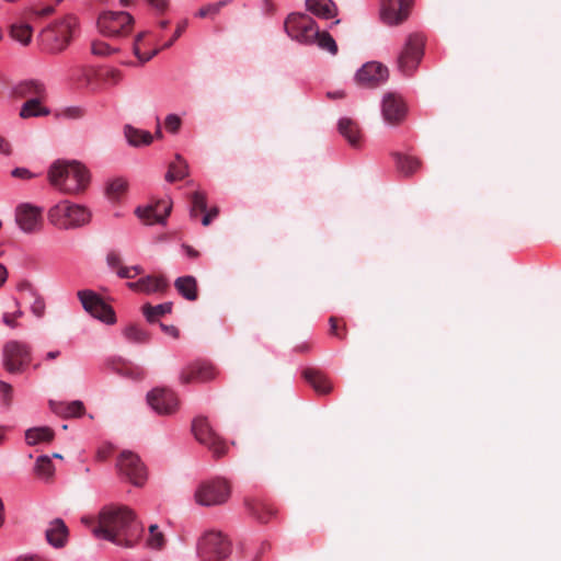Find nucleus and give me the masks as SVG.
<instances>
[{
  "label": "nucleus",
  "mask_w": 561,
  "mask_h": 561,
  "mask_svg": "<svg viewBox=\"0 0 561 561\" xmlns=\"http://www.w3.org/2000/svg\"><path fill=\"white\" fill-rule=\"evenodd\" d=\"M93 535L124 548H133L142 535V526L137 524L135 512L125 505L104 506L98 516Z\"/></svg>",
  "instance_id": "obj_1"
},
{
  "label": "nucleus",
  "mask_w": 561,
  "mask_h": 561,
  "mask_svg": "<svg viewBox=\"0 0 561 561\" xmlns=\"http://www.w3.org/2000/svg\"><path fill=\"white\" fill-rule=\"evenodd\" d=\"M49 183L64 194L83 193L90 183L89 170L80 162L58 160L48 171Z\"/></svg>",
  "instance_id": "obj_2"
},
{
  "label": "nucleus",
  "mask_w": 561,
  "mask_h": 561,
  "mask_svg": "<svg viewBox=\"0 0 561 561\" xmlns=\"http://www.w3.org/2000/svg\"><path fill=\"white\" fill-rule=\"evenodd\" d=\"M92 214L83 205L62 201L48 210V220L60 229H76L88 225Z\"/></svg>",
  "instance_id": "obj_3"
},
{
  "label": "nucleus",
  "mask_w": 561,
  "mask_h": 561,
  "mask_svg": "<svg viewBox=\"0 0 561 561\" xmlns=\"http://www.w3.org/2000/svg\"><path fill=\"white\" fill-rule=\"evenodd\" d=\"M192 432L196 440L205 446L215 458L227 454L226 440L215 432L206 416H197L193 420Z\"/></svg>",
  "instance_id": "obj_4"
},
{
  "label": "nucleus",
  "mask_w": 561,
  "mask_h": 561,
  "mask_svg": "<svg viewBox=\"0 0 561 561\" xmlns=\"http://www.w3.org/2000/svg\"><path fill=\"white\" fill-rule=\"evenodd\" d=\"M425 38L420 33L410 34L401 49L397 64L404 76H411L421 64L424 55Z\"/></svg>",
  "instance_id": "obj_5"
},
{
  "label": "nucleus",
  "mask_w": 561,
  "mask_h": 561,
  "mask_svg": "<svg viewBox=\"0 0 561 561\" xmlns=\"http://www.w3.org/2000/svg\"><path fill=\"white\" fill-rule=\"evenodd\" d=\"M231 488L227 480L221 478L205 481L198 485L194 497L202 506H214L226 503L230 496Z\"/></svg>",
  "instance_id": "obj_6"
},
{
  "label": "nucleus",
  "mask_w": 561,
  "mask_h": 561,
  "mask_svg": "<svg viewBox=\"0 0 561 561\" xmlns=\"http://www.w3.org/2000/svg\"><path fill=\"white\" fill-rule=\"evenodd\" d=\"M32 351L30 345L19 341H8L2 350V364L10 374H21L31 363Z\"/></svg>",
  "instance_id": "obj_7"
},
{
  "label": "nucleus",
  "mask_w": 561,
  "mask_h": 561,
  "mask_svg": "<svg viewBox=\"0 0 561 561\" xmlns=\"http://www.w3.org/2000/svg\"><path fill=\"white\" fill-rule=\"evenodd\" d=\"M197 553L202 561H222L230 553V543L219 531H208L199 540Z\"/></svg>",
  "instance_id": "obj_8"
},
{
  "label": "nucleus",
  "mask_w": 561,
  "mask_h": 561,
  "mask_svg": "<svg viewBox=\"0 0 561 561\" xmlns=\"http://www.w3.org/2000/svg\"><path fill=\"white\" fill-rule=\"evenodd\" d=\"M285 31L293 39L301 44H312L317 35V24L307 14L291 13L285 21Z\"/></svg>",
  "instance_id": "obj_9"
},
{
  "label": "nucleus",
  "mask_w": 561,
  "mask_h": 561,
  "mask_svg": "<svg viewBox=\"0 0 561 561\" xmlns=\"http://www.w3.org/2000/svg\"><path fill=\"white\" fill-rule=\"evenodd\" d=\"M149 407L159 415L170 416L180 409V399L175 391L167 387H157L146 397Z\"/></svg>",
  "instance_id": "obj_10"
},
{
  "label": "nucleus",
  "mask_w": 561,
  "mask_h": 561,
  "mask_svg": "<svg viewBox=\"0 0 561 561\" xmlns=\"http://www.w3.org/2000/svg\"><path fill=\"white\" fill-rule=\"evenodd\" d=\"M77 296L83 309L93 318L99 319L107 324L116 321L115 312L111 306L105 304L103 299L93 290H79Z\"/></svg>",
  "instance_id": "obj_11"
},
{
  "label": "nucleus",
  "mask_w": 561,
  "mask_h": 561,
  "mask_svg": "<svg viewBox=\"0 0 561 561\" xmlns=\"http://www.w3.org/2000/svg\"><path fill=\"white\" fill-rule=\"evenodd\" d=\"M133 22V16L127 12H105L100 15L98 26L105 36L118 37L130 32Z\"/></svg>",
  "instance_id": "obj_12"
},
{
  "label": "nucleus",
  "mask_w": 561,
  "mask_h": 561,
  "mask_svg": "<svg viewBox=\"0 0 561 561\" xmlns=\"http://www.w3.org/2000/svg\"><path fill=\"white\" fill-rule=\"evenodd\" d=\"M117 469L134 485H142L146 471L139 457L131 451H122L117 460Z\"/></svg>",
  "instance_id": "obj_13"
},
{
  "label": "nucleus",
  "mask_w": 561,
  "mask_h": 561,
  "mask_svg": "<svg viewBox=\"0 0 561 561\" xmlns=\"http://www.w3.org/2000/svg\"><path fill=\"white\" fill-rule=\"evenodd\" d=\"M77 25L76 18L67 15L53 26L45 30L46 34L53 35V44L50 49L54 53L62 51L70 43L72 31Z\"/></svg>",
  "instance_id": "obj_14"
},
{
  "label": "nucleus",
  "mask_w": 561,
  "mask_h": 561,
  "mask_svg": "<svg viewBox=\"0 0 561 561\" xmlns=\"http://www.w3.org/2000/svg\"><path fill=\"white\" fill-rule=\"evenodd\" d=\"M389 76L388 68L380 62L365 64L355 75V81L364 88H375L385 82Z\"/></svg>",
  "instance_id": "obj_15"
},
{
  "label": "nucleus",
  "mask_w": 561,
  "mask_h": 561,
  "mask_svg": "<svg viewBox=\"0 0 561 561\" xmlns=\"http://www.w3.org/2000/svg\"><path fill=\"white\" fill-rule=\"evenodd\" d=\"M216 375V368L210 363L196 362L181 371L180 381L183 385L207 382L215 379Z\"/></svg>",
  "instance_id": "obj_16"
},
{
  "label": "nucleus",
  "mask_w": 561,
  "mask_h": 561,
  "mask_svg": "<svg viewBox=\"0 0 561 561\" xmlns=\"http://www.w3.org/2000/svg\"><path fill=\"white\" fill-rule=\"evenodd\" d=\"M412 0H382L381 18L389 25H398L409 16Z\"/></svg>",
  "instance_id": "obj_17"
},
{
  "label": "nucleus",
  "mask_w": 561,
  "mask_h": 561,
  "mask_svg": "<svg viewBox=\"0 0 561 561\" xmlns=\"http://www.w3.org/2000/svg\"><path fill=\"white\" fill-rule=\"evenodd\" d=\"M15 220L24 232H36L42 225V209L32 204H21L16 207Z\"/></svg>",
  "instance_id": "obj_18"
},
{
  "label": "nucleus",
  "mask_w": 561,
  "mask_h": 561,
  "mask_svg": "<svg viewBox=\"0 0 561 561\" xmlns=\"http://www.w3.org/2000/svg\"><path fill=\"white\" fill-rule=\"evenodd\" d=\"M382 116L390 125H398L405 116L407 107L400 95L387 93L382 100Z\"/></svg>",
  "instance_id": "obj_19"
},
{
  "label": "nucleus",
  "mask_w": 561,
  "mask_h": 561,
  "mask_svg": "<svg viewBox=\"0 0 561 561\" xmlns=\"http://www.w3.org/2000/svg\"><path fill=\"white\" fill-rule=\"evenodd\" d=\"M13 94L26 100H46L47 98L45 84L36 79L21 81L14 87Z\"/></svg>",
  "instance_id": "obj_20"
},
{
  "label": "nucleus",
  "mask_w": 561,
  "mask_h": 561,
  "mask_svg": "<svg viewBox=\"0 0 561 561\" xmlns=\"http://www.w3.org/2000/svg\"><path fill=\"white\" fill-rule=\"evenodd\" d=\"M171 203L160 201L153 206H148L144 209L138 208L136 210L138 217L144 220L147 225L162 224L165 218L170 215Z\"/></svg>",
  "instance_id": "obj_21"
},
{
  "label": "nucleus",
  "mask_w": 561,
  "mask_h": 561,
  "mask_svg": "<svg viewBox=\"0 0 561 561\" xmlns=\"http://www.w3.org/2000/svg\"><path fill=\"white\" fill-rule=\"evenodd\" d=\"M128 288L135 291L152 294L165 291L168 288V282L162 276H146L137 282L128 283Z\"/></svg>",
  "instance_id": "obj_22"
},
{
  "label": "nucleus",
  "mask_w": 561,
  "mask_h": 561,
  "mask_svg": "<svg viewBox=\"0 0 561 561\" xmlns=\"http://www.w3.org/2000/svg\"><path fill=\"white\" fill-rule=\"evenodd\" d=\"M68 534V527L60 518L51 520L45 531L47 541L55 548H61L65 546Z\"/></svg>",
  "instance_id": "obj_23"
},
{
  "label": "nucleus",
  "mask_w": 561,
  "mask_h": 561,
  "mask_svg": "<svg viewBox=\"0 0 561 561\" xmlns=\"http://www.w3.org/2000/svg\"><path fill=\"white\" fill-rule=\"evenodd\" d=\"M50 410L61 417H80L84 414L85 408L79 400L71 402H49Z\"/></svg>",
  "instance_id": "obj_24"
},
{
  "label": "nucleus",
  "mask_w": 561,
  "mask_h": 561,
  "mask_svg": "<svg viewBox=\"0 0 561 561\" xmlns=\"http://www.w3.org/2000/svg\"><path fill=\"white\" fill-rule=\"evenodd\" d=\"M186 26H187V21H186V20L182 21V22L178 25V27H176L175 32L173 33L172 38H171L169 42H167V43H165L161 48H157V49L152 50V51H151V53H149V54H141V53H140V50H139V48H138V46H137V43H138V42H140V41L144 38L145 34H144V33L138 34V35H137V38H136V45H135V47H134V53H135V55L137 56V58H138L141 62H147V61H149V60H150L152 57H154V56H156V55H157L161 49H165V48L171 47V46L174 44V42H175V41H176V39H178L182 34H183V32L186 30Z\"/></svg>",
  "instance_id": "obj_25"
},
{
  "label": "nucleus",
  "mask_w": 561,
  "mask_h": 561,
  "mask_svg": "<svg viewBox=\"0 0 561 561\" xmlns=\"http://www.w3.org/2000/svg\"><path fill=\"white\" fill-rule=\"evenodd\" d=\"M304 378L306 381L313 388L316 392L319 394H328L332 390V386L321 371L313 369V368H307L304 370Z\"/></svg>",
  "instance_id": "obj_26"
},
{
  "label": "nucleus",
  "mask_w": 561,
  "mask_h": 561,
  "mask_svg": "<svg viewBox=\"0 0 561 561\" xmlns=\"http://www.w3.org/2000/svg\"><path fill=\"white\" fill-rule=\"evenodd\" d=\"M339 131L351 146H359L362 134L358 124L355 121L348 117L341 118L339 121Z\"/></svg>",
  "instance_id": "obj_27"
},
{
  "label": "nucleus",
  "mask_w": 561,
  "mask_h": 561,
  "mask_svg": "<svg viewBox=\"0 0 561 561\" xmlns=\"http://www.w3.org/2000/svg\"><path fill=\"white\" fill-rule=\"evenodd\" d=\"M307 10L322 19L336 15L337 8L332 0H306Z\"/></svg>",
  "instance_id": "obj_28"
},
{
  "label": "nucleus",
  "mask_w": 561,
  "mask_h": 561,
  "mask_svg": "<svg viewBox=\"0 0 561 561\" xmlns=\"http://www.w3.org/2000/svg\"><path fill=\"white\" fill-rule=\"evenodd\" d=\"M45 100H26L21 108L19 116L22 119H28L33 117H44L50 114V110L43 105Z\"/></svg>",
  "instance_id": "obj_29"
},
{
  "label": "nucleus",
  "mask_w": 561,
  "mask_h": 561,
  "mask_svg": "<svg viewBox=\"0 0 561 561\" xmlns=\"http://www.w3.org/2000/svg\"><path fill=\"white\" fill-rule=\"evenodd\" d=\"M397 170L404 176L413 175L422 165L421 160L412 156L393 153Z\"/></svg>",
  "instance_id": "obj_30"
},
{
  "label": "nucleus",
  "mask_w": 561,
  "mask_h": 561,
  "mask_svg": "<svg viewBox=\"0 0 561 561\" xmlns=\"http://www.w3.org/2000/svg\"><path fill=\"white\" fill-rule=\"evenodd\" d=\"M176 290L187 300L194 301L198 297L197 282L193 276H182L174 282Z\"/></svg>",
  "instance_id": "obj_31"
},
{
  "label": "nucleus",
  "mask_w": 561,
  "mask_h": 561,
  "mask_svg": "<svg viewBox=\"0 0 561 561\" xmlns=\"http://www.w3.org/2000/svg\"><path fill=\"white\" fill-rule=\"evenodd\" d=\"M55 433L48 426L32 427L25 432V440L30 446L41 443H50L54 439Z\"/></svg>",
  "instance_id": "obj_32"
},
{
  "label": "nucleus",
  "mask_w": 561,
  "mask_h": 561,
  "mask_svg": "<svg viewBox=\"0 0 561 561\" xmlns=\"http://www.w3.org/2000/svg\"><path fill=\"white\" fill-rule=\"evenodd\" d=\"M247 506L250 513L261 523H267L275 515V510L262 501H247Z\"/></svg>",
  "instance_id": "obj_33"
},
{
  "label": "nucleus",
  "mask_w": 561,
  "mask_h": 561,
  "mask_svg": "<svg viewBox=\"0 0 561 561\" xmlns=\"http://www.w3.org/2000/svg\"><path fill=\"white\" fill-rule=\"evenodd\" d=\"M124 135L128 144L134 147L150 145L153 139L149 131L135 128L130 125L124 127Z\"/></svg>",
  "instance_id": "obj_34"
},
{
  "label": "nucleus",
  "mask_w": 561,
  "mask_h": 561,
  "mask_svg": "<svg viewBox=\"0 0 561 561\" xmlns=\"http://www.w3.org/2000/svg\"><path fill=\"white\" fill-rule=\"evenodd\" d=\"M34 472L36 477L44 481H50L55 474V466L49 456H39L36 459Z\"/></svg>",
  "instance_id": "obj_35"
},
{
  "label": "nucleus",
  "mask_w": 561,
  "mask_h": 561,
  "mask_svg": "<svg viewBox=\"0 0 561 561\" xmlns=\"http://www.w3.org/2000/svg\"><path fill=\"white\" fill-rule=\"evenodd\" d=\"M188 165L186 161L178 154L175 160L170 163L169 170L165 174V180L168 182H174L184 179L188 173Z\"/></svg>",
  "instance_id": "obj_36"
},
{
  "label": "nucleus",
  "mask_w": 561,
  "mask_h": 561,
  "mask_svg": "<svg viewBox=\"0 0 561 561\" xmlns=\"http://www.w3.org/2000/svg\"><path fill=\"white\" fill-rule=\"evenodd\" d=\"M172 311V302H164L157 306H151L150 304H146L142 307V313L148 320V322L153 323L158 321V319L167 313Z\"/></svg>",
  "instance_id": "obj_37"
},
{
  "label": "nucleus",
  "mask_w": 561,
  "mask_h": 561,
  "mask_svg": "<svg viewBox=\"0 0 561 561\" xmlns=\"http://www.w3.org/2000/svg\"><path fill=\"white\" fill-rule=\"evenodd\" d=\"M93 76L94 71L92 68L81 66L71 69L69 73V80L78 87L89 85L93 79Z\"/></svg>",
  "instance_id": "obj_38"
},
{
  "label": "nucleus",
  "mask_w": 561,
  "mask_h": 561,
  "mask_svg": "<svg viewBox=\"0 0 561 561\" xmlns=\"http://www.w3.org/2000/svg\"><path fill=\"white\" fill-rule=\"evenodd\" d=\"M32 33V26L26 23H14L10 27L11 37L22 45H28L31 43Z\"/></svg>",
  "instance_id": "obj_39"
},
{
  "label": "nucleus",
  "mask_w": 561,
  "mask_h": 561,
  "mask_svg": "<svg viewBox=\"0 0 561 561\" xmlns=\"http://www.w3.org/2000/svg\"><path fill=\"white\" fill-rule=\"evenodd\" d=\"M124 336L131 343L146 344L150 340V334L137 324H129L124 329Z\"/></svg>",
  "instance_id": "obj_40"
},
{
  "label": "nucleus",
  "mask_w": 561,
  "mask_h": 561,
  "mask_svg": "<svg viewBox=\"0 0 561 561\" xmlns=\"http://www.w3.org/2000/svg\"><path fill=\"white\" fill-rule=\"evenodd\" d=\"M128 182L123 178L113 179L107 183L106 195L112 201H118L127 191Z\"/></svg>",
  "instance_id": "obj_41"
},
{
  "label": "nucleus",
  "mask_w": 561,
  "mask_h": 561,
  "mask_svg": "<svg viewBox=\"0 0 561 561\" xmlns=\"http://www.w3.org/2000/svg\"><path fill=\"white\" fill-rule=\"evenodd\" d=\"M317 45L323 49L329 51L332 55H335L337 53V45L333 37L325 31H319L317 28V35L314 36V42Z\"/></svg>",
  "instance_id": "obj_42"
},
{
  "label": "nucleus",
  "mask_w": 561,
  "mask_h": 561,
  "mask_svg": "<svg viewBox=\"0 0 561 561\" xmlns=\"http://www.w3.org/2000/svg\"><path fill=\"white\" fill-rule=\"evenodd\" d=\"M146 545L150 549L161 550L165 545V537L159 530L158 525H151L149 527V536L146 539Z\"/></svg>",
  "instance_id": "obj_43"
},
{
  "label": "nucleus",
  "mask_w": 561,
  "mask_h": 561,
  "mask_svg": "<svg viewBox=\"0 0 561 561\" xmlns=\"http://www.w3.org/2000/svg\"><path fill=\"white\" fill-rule=\"evenodd\" d=\"M207 209L206 194L203 192H195L191 196V216L197 217L199 213H205Z\"/></svg>",
  "instance_id": "obj_44"
},
{
  "label": "nucleus",
  "mask_w": 561,
  "mask_h": 561,
  "mask_svg": "<svg viewBox=\"0 0 561 561\" xmlns=\"http://www.w3.org/2000/svg\"><path fill=\"white\" fill-rule=\"evenodd\" d=\"M230 3V0H220L214 3H208L204 7H202L195 15L201 19H205L208 16H215L217 15L222 8L228 5Z\"/></svg>",
  "instance_id": "obj_45"
},
{
  "label": "nucleus",
  "mask_w": 561,
  "mask_h": 561,
  "mask_svg": "<svg viewBox=\"0 0 561 561\" xmlns=\"http://www.w3.org/2000/svg\"><path fill=\"white\" fill-rule=\"evenodd\" d=\"M100 78L105 83H108L111 85H116L122 81L123 73L118 69L110 68V69H106L104 72H102L100 75Z\"/></svg>",
  "instance_id": "obj_46"
},
{
  "label": "nucleus",
  "mask_w": 561,
  "mask_h": 561,
  "mask_svg": "<svg viewBox=\"0 0 561 561\" xmlns=\"http://www.w3.org/2000/svg\"><path fill=\"white\" fill-rule=\"evenodd\" d=\"M330 323V334L336 336L340 340H345L347 335V329L346 325L343 323L340 325V319L336 317H331L329 319Z\"/></svg>",
  "instance_id": "obj_47"
},
{
  "label": "nucleus",
  "mask_w": 561,
  "mask_h": 561,
  "mask_svg": "<svg viewBox=\"0 0 561 561\" xmlns=\"http://www.w3.org/2000/svg\"><path fill=\"white\" fill-rule=\"evenodd\" d=\"M85 115V110L80 106H70L62 111V116L69 119H80Z\"/></svg>",
  "instance_id": "obj_48"
},
{
  "label": "nucleus",
  "mask_w": 561,
  "mask_h": 561,
  "mask_svg": "<svg viewBox=\"0 0 561 561\" xmlns=\"http://www.w3.org/2000/svg\"><path fill=\"white\" fill-rule=\"evenodd\" d=\"M31 310L33 314L36 316L37 318H42L44 316L45 301L41 296L34 295V301L31 305Z\"/></svg>",
  "instance_id": "obj_49"
},
{
  "label": "nucleus",
  "mask_w": 561,
  "mask_h": 561,
  "mask_svg": "<svg viewBox=\"0 0 561 561\" xmlns=\"http://www.w3.org/2000/svg\"><path fill=\"white\" fill-rule=\"evenodd\" d=\"M91 50L92 54L96 56H107L114 51L106 43L103 42H94Z\"/></svg>",
  "instance_id": "obj_50"
},
{
  "label": "nucleus",
  "mask_w": 561,
  "mask_h": 561,
  "mask_svg": "<svg viewBox=\"0 0 561 561\" xmlns=\"http://www.w3.org/2000/svg\"><path fill=\"white\" fill-rule=\"evenodd\" d=\"M165 128L171 133H176L181 127V118L175 114H170L164 121Z\"/></svg>",
  "instance_id": "obj_51"
},
{
  "label": "nucleus",
  "mask_w": 561,
  "mask_h": 561,
  "mask_svg": "<svg viewBox=\"0 0 561 561\" xmlns=\"http://www.w3.org/2000/svg\"><path fill=\"white\" fill-rule=\"evenodd\" d=\"M13 388L11 385L0 380V393L2 396V401L5 405H9L12 400Z\"/></svg>",
  "instance_id": "obj_52"
},
{
  "label": "nucleus",
  "mask_w": 561,
  "mask_h": 561,
  "mask_svg": "<svg viewBox=\"0 0 561 561\" xmlns=\"http://www.w3.org/2000/svg\"><path fill=\"white\" fill-rule=\"evenodd\" d=\"M147 2L158 13H164L170 5V0H147Z\"/></svg>",
  "instance_id": "obj_53"
},
{
  "label": "nucleus",
  "mask_w": 561,
  "mask_h": 561,
  "mask_svg": "<svg viewBox=\"0 0 561 561\" xmlns=\"http://www.w3.org/2000/svg\"><path fill=\"white\" fill-rule=\"evenodd\" d=\"M11 174L13 178L22 180H30L34 178V174L25 168H15L14 170H12Z\"/></svg>",
  "instance_id": "obj_54"
},
{
  "label": "nucleus",
  "mask_w": 561,
  "mask_h": 561,
  "mask_svg": "<svg viewBox=\"0 0 561 561\" xmlns=\"http://www.w3.org/2000/svg\"><path fill=\"white\" fill-rule=\"evenodd\" d=\"M106 260H107V264L111 267H113V268L121 267L122 261H121V256H119V254L117 252H114V251L110 252L107 254Z\"/></svg>",
  "instance_id": "obj_55"
},
{
  "label": "nucleus",
  "mask_w": 561,
  "mask_h": 561,
  "mask_svg": "<svg viewBox=\"0 0 561 561\" xmlns=\"http://www.w3.org/2000/svg\"><path fill=\"white\" fill-rule=\"evenodd\" d=\"M53 12H54V8L50 7V5L45 7L42 10H37V9H32L31 10L32 14H34L36 16H39V18L50 15Z\"/></svg>",
  "instance_id": "obj_56"
},
{
  "label": "nucleus",
  "mask_w": 561,
  "mask_h": 561,
  "mask_svg": "<svg viewBox=\"0 0 561 561\" xmlns=\"http://www.w3.org/2000/svg\"><path fill=\"white\" fill-rule=\"evenodd\" d=\"M160 327L164 333L171 335L174 339L179 337V330L174 325H167L161 323Z\"/></svg>",
  "instance_id": "obj_57"
},
{
  "label": "nucleus",
  "mask_w": 561,
  "mask_h": 561,
  "mask_svg": "<svg viewBox=\"0 0 561 561\" xmlns=\"http://www.w3.org/2000/svg\"><path fill=\"white\" fill-rule=\"evenodd\" d=\"M3 322H4V324H7L8 327H11V328L18 327V323L15 322V318L13 317V314H11L9 312H5L3 314Z\"/></svg>",
  "instance_id": "obj_58"
},
{
  "label": "nucleus",
  "mask_w": 561,
  "mask_h": 561,
  "mask_svg": "<svg viewBox=\"0 0 561 561\" xmlns=\"http://www.w3.org/2000/svg\"><path fill=\"white\" fill-rule=\"evenodd\" d=\"M117 274L122 278H134V275L131 274V268L129 267L121 266Z\"/></svg>",
  "instance_id": "obj_59"
},
{
  "label": "nucleus",
  "mask_w": 561,
  "mask_h": 561,
  "mask_svg": "<svg viewBox=\"0 0 561 561\" xmlns=\"http://www.w3.org/2000/svg\"><path fill=\"white\" fill-rule=\"evenodd\" d=\"M263 8L268 15H272L275 11V5L272 0H263Z\"/></svg>",
  "instance_id": "obj_60"
},
{
  "label": "nucleus",
  "mask_w": 561,
  "mask_h": 561,
  "mask_svg": "<svg viewBox=\"0 0 561 561\" xmlns=\"http://www.w3.org/2000/svg\"><path fill=\"white\" fill-rule=\"evenodd\" d=\"M10 151V144L2 136H0V152L9 154Z\"/></svg>",
  "instance_id": "obj_61"
},
{
  "label": "nucleus",
  "mask_w": 561,
  "mask_h": 561,
  "mask_svg": "<svg viewBox=\"0 0 561 561\" xmlns=\"http://www.w3.org/2000/svg\"><path fill=\"white\" fill-rule=\"evenodd\" d=\"M8 279V271L3 264L0 263V288Z\"/></svg>",
  "instance_id": "obj_62"
},
{
  "label": "nucleus",
  "mask_w": 561,
  "mask_h": 561,
  "mask_svg": "<svg viewBox=\"0 0 561 561\" xmlns=\"http://www.w3.org/2000/svg\"><path fill=\"white\" fill-rule=\"evenodd\" d=\"M81 522H82L84 525H87V526L91 527V528H92V530L94 529V526H96V525H98V522L95 523V522H94V519H93L92 517H88V516L82 517V518H81Z\"/></svg>",
  "instance_id": "obj_63"
},
{
  "label": "nucleus",
  "mask_w": 561,
  "mask_h": 561,
  "mask_svg": "<svg viewBox=\"0 0 561 561\" xmlns=\"http://www.w3.org/2000/svg\"><path fill=\"white\" fill-rule=\"evenodd\" d=\"M184 249H185L186 254H187L190 257L195 259V257H197V256L199 255V253H198L195 249H193L192 247H190V245H185V247H184Z\"/></svg>",
  "instance_id": "obj_64"
}]
</instances>
